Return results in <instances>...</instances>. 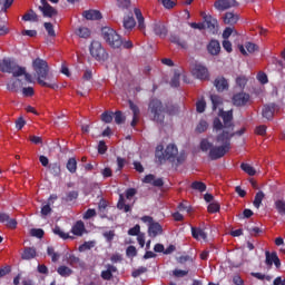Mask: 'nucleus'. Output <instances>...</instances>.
<instances>
[{"instance_id":"obj_1","label":"nucleus","mask_w":285,"mask_h":285,"mask_svg":"<svg viewBox=\"0 0 285 285\" xmlns=\"http://www.w3.org/2000/svg\"><path fill=\"white\" fill-rule=\"evenodd\" d=\"M219 117L223 118L224 124L219 118L214 119V131L217 132L216 145H213V138H204L200 141V150L208 153L210 159H220L228 150H230V139H233V110L224 111L219 109Z\"/></svg>"},{"instance_id":"obj_2","label":"nucleus","mask_w":285,"mask_h":285,"mask_svg":"<svg viewBox=\"0 0 285 285\" xmlns=\"http://www.w3.org/2000/svg\"><path fill=\"white\" fill-rule=\"evenodd\" d=\"M32 68L36 72L37 81L40 86H43L45 88H51L52 90H57V88H59V85H57V79L48 75L50 68L48 67V62L46 60L36 58L32 61Z\"/></svg>"},{"instance_id":"obj_3","label":"nucleus","mask_w":285,"mask_h":285,"mask_svg":"<svg viewBox=\"0 0 285 285\" xmlns=\"http://www.w3.org/2000/svg\"><path fill=\"white\" fill-rule=\"evenodd\" d=\"M148 115L151 121L156 124H164L166 117V107L159 99H153L148 106Z\"/></svg>"},{"instance_id":"obj_4","label":"nucleus","mask_w":285,"mask_h":285,"mask_svg":"<svg viewBox=\"0 0 285 285\" xmlns=\"http://www.w3.org/2000/svg\"><path fill=\"white\" fill-rule=\"evenodd\" d=\"M102 39L110 46V48L117 49L121 48V43H124V40L121 39V36L115 31V29L110 27H104L101 29Z\"/></svg>"},{"instance_id":"obj_5","label":"nucleus","mask_w":285,"mask_h":285,"mask_svg":"<svg viewBox=\"0 0 285 285\" xmlns=\"http://www.w3.org/2000/svg\"><path fill=\"white\" fill-rule=\"evenodd\" d=\"M135 195H137V190L134 188L127 189L126 198L124 195H120L117 205L119 210H124V213H130L132 204H135V202H132V197H135Z\"/></svg>"},{"instance_id":"obj_6","label":"nucleus","mask_w":285,"mask_h":285,"mask_svg":"<svg viewBox=\"0 0 285 285\" xmlns=\"http://www.w3.org/2000/svg\"><path fill=\"white\" fill-rule=\"evenodd\" d=\"M161 150H164V147L161 146H158L156 148V157L159 159L160 163L165 161V159H169L170 161H173L179 153L177 146L173 144L168 145L164 153Z\"/></svg>"},{"instance_id":"obj_7","label":"nucleus","mask_w":285,"mask_h":285,"mask_svg":"<svg viewBox=\"0 0 285 285\" xmlns=\"http://www.w3.org/2000/svg\"><path fill=\"white\" fill-rule=\"evenodd\" d=\"M90 55L94 59H97V61H106V59H108V53H106V49L101 47V42L99 41L91 42Z\"/></svg>"},{"instance_id":"obj_8","label":"nucleus","mask_w":285,"mask_h":285,"mask_svg":"<svg viewBox=\"0 0 285 285\" xmlns=\"http://www.w3.org/2000/svg\"><path fill=\"white\" fill-rule=\"evenodd\" d=\"M204 22L203 24L209 32L215 35L217 32V28H219V23L217 22V19L213 18L210 14L203 13Z\"/></svg>"},{"instance_id":"obj_9","label":"nucleus","mask_w":285,"mask_h":285,"mask_svg":"<svg viewBox=\"0 0 285 285\" xmlns=\"http://www.w3.org/2000/svg\"><path fill=\"white\" fill-rule=\"evenodd\" d=\"M41 6H39L40 12L43 17L52 18L57 14V9L48 3V0H40Z\"/></svg>"},{"instance_id":"obj_10","label":"nucleus","mask_w":285,"mask_h":285,"mask_svg":"<svg viewBox=\"0 0 285 285\" xmlns=\"http://www.w3.org/2000/svg\"><path fill=\"white\" fill-rule=\"evenodd\" d=\"M191 73L196 77V79H208V69L203 65H195L191 69Z\"/></svg>"},{"instance_id":"obj_11","label":"nucleus","mask_w":285,"mask_h":285,"mask_svg":"<svg viewBox=\"0 0 285 285\" xmlns=\"http://www.w3.org/2000/svg\"><path fill=\"white\" fill-rule=\"evenodd\" d=\"M237 6V1L235 0H217L214 3V8L216 10H219L220 12H224V10H228L229 8H235Z\"/></svg>"},{"instance_id":"obj_12","label":"nucleus","mask_w":285,"mask_h":285,"mask_svg":"<svg viewBox=\"0 0 285 285\" xmlns=\"http://www.w3.org/2000/svg\"><path fill=\"white\" fill-rule=\"evenodd\" d=\"M250 101V95L242 91L233 97L234 106H246Z\"/></svg>"},{"instance_id":"obj_13","label":"nucleus","mask_w":285,"mask_h":285,"mask_svg":"<svg viewBox=\"0 0 285 285\" xmlns=\"http://www.w3.org/2000/svg\"><path fill=\"white\" fill-rule=\"evenodd\" d=\"M240 52L246 57L248 55H253V52H257L259 50V47L253 42H246L245 45L239 46Z\"/></svg>"},{"instance_id":"obj_14","label":"nucleus","mask_w":285,"mask_h":285,"mask_svg":"<svg viewBox=\"0 0 285 285\" xmlns=\"http://www.w3.org/2000/svg\"><path fill=\"white\" fill-rule=\"evenodd\" d=\"M151 28L155 35H157L158 37H166V35H168V29L166 28V24H164V22L156 21L151 24Z\"/></svg>"},{"instance_id":"obj_15","label":"nucleus","mask_w":285,"mask_h":285,"mask_svg":"<svg viewBox=\"0 0 285 285\" xmlns=\"http://www.w3.org/2000/svg\"><path fill=\"white\" fill-rule=\"evenodd\" d=\"M191 235L194 239H197V242H206L208 238V234H206V232L199 227H191Z\"/></svg>"},{"instance_id":"obj_16","label":"nucleus","mask_w":285,"mask_h":285,"mask_svg":"<svg viewBox=\"0 0 285 285\" xmlns=\"http://www.w3.org/2000/svg\"><path fill=\"white\" fill-rule=\"evenodd\" d=\"M82 17H85V19H87L88 21H99V19H101V12L99 10H87L83 11Z\"/></svg>"},{"instance_id":"obj_17","label":"nucleus","mask_w":285,"mask_h":285,"mask_svg":"<svg viewBox=\"0 0 285 285\" xmlns=\"http://www.w3.org/2000/svg\"><path fill=\"white\" fill-rule=\"evenodd\" d=\"M22 87H23V82H21L19 78H12L7 83V89L10 90L11 92H18V90H21Z\"/></svg>"},{"instance_id":"obj_18","label":"nucleus","mask_w":285,"mask_h":285,"mask_svg":"<svg viewBox=\"0 0 285 285\" xmlns=\"http://www.w3.org/2000/svg\"><path fill=\"white\" fill-rule=\"evenodd\" d=\"M239 21V14L235 12H226L224 17V23L227 26H235Z\"/></svg>"},{"instance_id":"obj_19","label":"nucleus","mask_w":285,"mask_h":285,"mask_svg":"<svg viewBox=\"0 0 285 285\" xmlns=\"http://www.w3.org/2000/svg\"><path fill=\"white\" fill-rule=\"evenodd\" d=\"M181 78H183V81H185V83H190V81L186 77V73H181L179 71H176L173 79H171V82H170L173 88H177V86H179V79H181Z\"/></svg>"},{"instance_id":"obj_20","label":"nucleus","mask_w":285,"mask_h":285,"mask_svg":"<svg viewBox=\"0 0 285 285\" xmlns=\"http://www.w3.org/2000/svg\"><path fill=\"white\" fill-rule=\"evenodd\" d=\"M214 86L218 92H224V90H228V80L225 78H216Z\"/></svg>"},{"instance_id":"obj_21","label":"nucleus","mask_w":285,"mask_h":285,"mask_svg":"<svg viewBox=\"0 0 285 285\" xmlns=\"http://www.w3.org/2000/svg\"><path fill=\"white\" fill-rule=\"evenodd\" d=\"M163 228L159 223L150 224L148 227L149 237H157V235H161Z\"/></svg>"},{"instance_id":"obj_22","label":"nucleus","mask_w":285,"mask_h":285,"mask_svg":"<svg viewBox=\"0 0 285 285\" xmlns=\"http://www.w3.org/2000/svg\"><path fill=\"white\" fill-rule=\"evenodd\" d=\"M145 184H150L151 186L161 187L164 186V180L161 178H155L153 175H147L144 180Z\"/></svg>"},{"instance_id":"obj_23","label":"nucleus","mask_w":285,"mask_h":285,"mask_svg":"<svg viewBox=\"0 0 285 285\" xmlns=\"http://www.w3.org/2000/svg\"><path fill=\"white\" fill-rule=\"evenodd\" d=\"M207 50L209 55H219L222 50V46L219 45V41L217 40H212L209 45L207 46Z\"/></svg>"},{"instance_id":"obj_24","label":"nucleus","mask_w":285,"mask_h":285,"mask_svg":"<svg viewBox=\"0 0 285 285\" xmlns=\"http://www.w3.org/2000/svg\"><path fill=\"white\" fill-rule=\"evenodd\" d=\"M71 233L73 235H77L78 237H81V235H83V233H86V226L83 225V222H81V220L77 222L72 226Z\"/></svg>"},{"instance_id":"obj_25","label":"nucleus","mask_w":285,"mask_h":285,"mask_svg":"<svg viewBox=\"0 0 285 285\" xmlns=\"http://www.w3.org/2000/svg\"><path fill=\"white\" fill-rule=\"evenodd\" d=\"M13 65H14V61L10 59L0 60V71L10 73Z\"/></svg>"},{"instance_id":"obj_26","label":"nucleus","mask_w":285,"mask_h":285,"mask_svg":"<svg viewBox=\"0 0 285 285\" xmlns=\"http://www.w3.org/2000/svg\"><path fill=\"white\" fill-rule=\"evenodd\" d=\"M129 107L134 115L131 126L135 127V126H137V121H139V112H140L139 107H137V105H135L132 101H129Z\"/></svg>"},{"instance_id":"obj_27","label":"nucleus","mask_w":285,"mask_h":285,"mask_svg":"<svg viewBox=\"0 0 285 285\" xmlns=\"http://www.w3.org/2000/svg\"><path fill=\"white\" fill-rule=\"evenodd\" d=\"M107 271L101 272L102 279H112V273H117V267L115 265H106Z\"/></svg>"},{"instance_id":"obj_28","label":"nucleus","mask_w":285,"mask_h":285,"mask_svg":"<svg viewBox=\"0 0 285 285\" xmlns=\"http://www.w3.org/2000/svg\"><path fill=\"white\" fill-rule=\"evenodd\" d=\"M22 259H35V257H37V249H35V247H27L24 248L22 255H21Z\"/></svg>"},{"instance_id":"obj_29","label":"nucleus","mask_w":285,"mask_h":285,"mask_svg":"<svg viewBox=\"0 0 285 285\" xmlns=\"http://www.w3.org/2000/svg\"><path fill=\"white\" fill-rule=\"evenodd\" d=\"M122 23L125 30H132V28L137 26V22L135 21V18L132 16H125Z\"/></svg>"},{"instance_id":"obj_30","label":"nucleus","mask_w":285,"mask_h":285,"mask_svg":"<svg viewBox=\"0 0 285 285\" xmlns=\"http://www.w3.org/2000/svg\"><path fill=\"white\" fill-rule=\"evenodd\" d=\"M9 73H11L13 78L22 77V75H26V68L19 67L17 63L13 62L11 71Z\"/></svg>"},{"instance_id":"obj_31","label":"nucleus","mask_w":285,"mask_h":285,"mask_svg":"<svg viewBox=\"0 0 285 285\" xmlns=\"http://www.w3.org/2000/svg\"><path fill=\"white\" fill-rule=\"evenodd\" d=\"M136 19L138 21V28L139 30H146V22L144 21V16L141 14V10L134 9Z\"/></svg>"},{"instance_id":"obj_32","label":"nucleus","mask_w":285,"mask_h":285,"mask_svg":"<svg viewBox=\"0 0 285 285\" xmlns=\"http://www.w3.org/2000/svg\"><path fill=\"white\" fill-rule=\"evenodd\" d=\"M273 112H275V105H266L263 108L264 119H273Z\"/></svg>"},{"instance_id":"obj_33","label":"nucleus","mask_w":285,"mask_h":285,"mask_svg":"<svg viewBox=\"0 0 285 285\" xmlns=\"http://www.w3.org/2000/svg\"><path fill=\"white\" fill-rule=\"evenodd\" d=\"M23 21H31L32 23H37L39 21V16L33 10H29L24 16L22 17Z\"/></svg>"},{"instance_id":"obj_34","label":"nucleus","mask_w":285,"mask_h":285,"mask_svg":"<svg viewBox=\"0 0 285 285\" xmlns=\"http://www.w3.org/2000/svg\"><path fill=\"white\" fill-rule=\"evenodd\" d=\"M274 208L277 210L278 215H285V200L276 199L274 202Z\"/></svg>"},{"instance_id":"obj_35","label":"nucleus","mask_w":285,"mask_h":285,"mask_svg":"<svg viewBox=\"0 0 285 285\" xmlns=\"http://www.w3.org/2000/svg\"><path fill=\"white\" fill-rule=\"evenodd\" d=\"M242 170L249 175L250 177L257 175V170H255V167L250 166L249 164L243 163L240 165Z\"/></svg>"},{"instance_id":"obj_36","label":"nucleus","mask_w":285,"mask_h":285,"mask_svg":"<svg viewBox=\"0 0 285 285\" xmlns=\"http://www.w3.org/2000/svg\"><path fill=\"white\" fill-rule=\"evenodd\" d=\"M265 257H266L265 258V264H266V266H268V268H271V266H273V264H274V262L277 257V254L276 253L269 254V252H266Z\"/></svg>"},{"instance_id":"obj_37","label":"nucleus","mask_w":285,"mask_h":285,"mask_svg":"<svg viewBox=\"0 0 285 285\" xmlns=\"http://www.w3.org/2000/svg\"><path fill=\"white\" fill-rule=\"evenodd\" d=\"M210 100L213 104V110H217V108H220V106L223 104L222 97H219L217 95H212Z\"/></svg>"},{"instance_id":"obj_38","label":"nucleus","mask_w":285,"mask_h":285,"mask_svg":"<svg viewBox=\"0 0 285 285\" xmlns=\"http://www.w3.org/2000/svg\"><path fill=\"white\" fill-rule=\"evenodd\" d=\"M67 170H69V173H77V159L75 158H69L67 161Z\"/></svg>"},{"instance_id":"obj_39","label":"nucleus","mask_w":285,"mask_h":285,"mask_svg":"<svg viewBox=\"0 0 285 285\" xmlns=\"http://www.w3.org/2000/svg\"><path fill=\"white\" fill-rule=\"evenodd\" d=\"M195 130L198 134L206 132L208 130V122L206 120H199Z\"/></svg>"},{"instance_id":"obj_40","label":"nucleus","mask_w":285,"mask_h":285,"mask_svg":"<svg viewBox=\"0 0 285 285\" xmlns=\"http://www.w3.org/2000/svg\"><path fill=\"white\" fill-rule=\"evenodd\" d=\"M58 274H60L61 277H70V275H72V269L68 266H60L58 268Z\"/></svg>"},{"instance_id":"obj_41","label":"nucleus","mask_w":285,"mask_h":285,"mask_svg":"<svg viewBox=\"0 0 285 285\" xmlns=\"http://www.w3.org/2000/svg\"><path fill=\"white\" fill-rule=\"evenodd\" d=\"M264 191H258L255 196L254 203L253 205L255 206V208H259V206H262V202L264 200Z\"/></svg>"},{"instance_id":"obj_42","label":"nucleus","mask_w":285,"mask_h":285,"mask_svg":"<svg viewBox=\"0 0 285 285\" xmlns=\"http://www.w3.org/2000/svg\"><path fill=\"white\" fill-rule=\"evenodd\" d=\"M77 35L82 39H88V37H90V29L86 27H81L77 30Z\"/></svg>"},{"instance_id":"obj_43","label":"nucleus","mask_w":285,"mask_h":285,"mask_svg":"<svg viewBox=\"0 0 285 285\" xmlns=\"http://www.w3.org/2000/svg\"><path fill=\"white\" fill-rule=\"evenodd\" d=\"M171 43H177V46H180V48H187V43L181 40L178 36H170Z\"/></svg>"},{"instance_id":"obj_44","label":"nucleus","mask_w":285,"mask_h":285,"mask_svg":"<svg viewBox=\"0 0 285 285\" xmlns=\"http://www.w3.org/2000/svg\"><path fill=\"white\" fill-rule=\"evenodd\" d=\"M191 188L194 190H198L199 193H204L206 190V184H204L202 181H194L191 184Z\"/></svg>"},{"instance_id":"obj_45","label":"nucleus","mask_w":285,"mask_h":285,"mask_svg":"<svg viewBox=\"0 0 285 285\" xmlns=\"http://www.w3.org/2000/svg\"><path fill=\"white\" fill-rule=\"evenodd\" d=\"M90 248H95V242H86L79 246L80 253H85V250H90Z\"/></svg>"},{"instance_id":"obj_46","label":"nucleus","mask_w":285,"mask_h":285,"mask_svg":"<svg viewBox=\"0 0 285 285\" xmlns=\"http://www.w3.org/2000/svg\"><path fill=\"white\" fill-rule=\"evenodd\" d=\"M50 173L55 175V177H59V175H61V166H59V164H52L50 166Z\"/></svg>"},{"instance_id":"obj_47","label":"nucleus","mask_w":285,"mask_h":285,"mask_svg":"<svg viewBox=\"0 0 285 285\" xmlns=\"http://www.w3.org/2000/svg\"><path fill=\"white\" fill-rule=\"evenodd\" d=\"M53 234L59 235L61 239H70V235L62 232L59 227L53 228Z\"/></svg>"},{"instance_id":"obj_48","label":"nucleus","mask_w":285,"mask_h":285,"mask_svg":"<svg viewBox=\"0 0 285 285\" xmlns=\"http://www.w3.org/2000/svg\"><path fill=\"white\" fill-rule=\"evenodd\" d=\"M112 112L110 111H105L102 115H101V121H104L105 124H110L112 121Z\"/></svg>"},{"instance_id":"obj_49","label":"nucleus","mask_w":285,"mask_h":285,"mask_svg":"<svg viewBox=\"0 0 285 285\" xmlns=\"http://www.w3.org/2000/svg\"><path fill=\"white\" fill-rule=\"evenodd\" d=\"M114 115L116 124H124L126 121V117L124 116V114H121V111H116Z\"/></svg>"},{"instance_id":"obj_50","label":"nucleus","mask_w":285,"mask_h":285,"mask_svg":"<svg viewBox=\"0 0 285 285\" xmlns=\"http://www.w3.org/2000/svg\"><path fill=\"white\" fill-rule=\"evenodd\" d=\"M47 253L51 257L52 262L59 261V254L55 253V248L48 247Z\"/></svg>"},{"instance_id":"obj_51","label":"nucleus","mask_w":285,"mask_h":285,"mask_svg":"<svg viewBox=\"0 0 285 285\" xmlns=\"http://www.w3.org/2000/svg\"><path fill=\"white\" fill-rule=\"evenodd\" d=\"M173 275H174V277H186V275H188V271L187 269H174Z\"/></svg>"},{"instance_id":"obj_52","label":"nucleus","mask_w":285,"mask_h":285,"mask_svg":"<svg viewBox=\"0 0 285 285\" xmlns=\"http://www.w3.org/2000/svg\"><path fill=\"white\" fill-rule=\"evenodd\" d=\"M45 29L47 30L49 37H55V27L50 22L45 23Z\"/></svg>"},{"instance_id":"obj_53","label":"nucleus","mask_w":285,"mask_h":285,"mask_svg":"<svg viewBox=\"0 0 285 285\" xmlns=\"http://www.w3.org/2000/svg\"><path fill=\"white\" fill-rule=\"evenodd\" d=\"M208 213H219V203H210L208 205Z\"/></svg>"},{"instance_id":"obj_54","label":"nucleus","mask_w":285,"mask_h":285,"mask_svg":"<svg viewBox=\"0 0 285 285\" xmlns=\"http://www.w3.org/2000/svg\"><path fill=\"white\" fill-rule=\"evenodd\" d=\"M13 0H0V6H2V12H6L10 6H12Z\"/></svg>"},{"instance_id":"obj_55","label":"nucleus","mask_w":285,"mask_h":285,"mask_svg":"<svg viewBox=\"0 0 285 285\" xmlns=\"http://www.w3.org/2000/svg\"><path fill=\"white\" fill-rule=\"evenodd\" d=\"M30 235L32 237H38V239H41V237H43V229H31Z\"/></svg>"},{"instance_id":"obj_56","label":"nucleus","mask_w":285,"mask_h":285,"mask_svg":"<svg viewBox=\"0 0 285 285\" xmlns=\"http://www.w3.org/2000/svg\"><path fill=\"white\" fill-rule=\"evenodd\" d=\"M117 6L118 8H122V10L130 8V0H117Z\"/></svg>"},{"instance_id":"obj_57","label":"nucleus","mask_w":285,"mask_h":285,"mask_svg":"<svg viewBox=\"0 0 285 285\" xmlns=\"http://www.w3.org/2000/svg\"><path fill=\"white\" fill-rule=\"evenodd\" d=\"M196 110H197V112H204V110H206V101L199 100L196 104Z\"/></svg>"},{"instance_id":"obj_58","label":"nucleus","mask_w":285,"mask_h":285,"mask_svg":"<svg viewBox=\"0 0 285 285\" xmlns=\"http://www.w3.org/2000/svg\"><path fill=\"white\" fill-rule=\"evenodd\" d=\"M127 257H136L137 256V248L135 246H129L127 248Z\"/></svg>"},{"instance_id":"obj_59","label":"nucleus","mask_w":285,"mask_h":285,"mask_svg":"<svg viewBox=\"0 0 285 285\" xmlns=\"http://www.w3.org/2000/svg\"><path fill=\"white\" fill-rule=\"evenodd\" d=\"M24 97H32L35 95V89L32 87H27L22 89Z\"/></svg>"},{"instance_id":"obj_60","label":"nucleus","mask_w":285,"mask_h":285,"mask_svg":"<svg viewBox=\"0 0 285 285\" xmlns=\"http://www.w3.org/2000/svg\"><path fill=\"white\" fill-rule=\"evenodd\" d=\"M52 213V208H50V204L42 206L41 208V215L46 217L47 215H50Z\"/></svg>"},{"instance_id":"obj_61","label":"nucleus","mask_w":285,"mask_h":285,"mask_svg":"<svg viewBox=\"0 0 285 285\" xmlns=\"http://www.w3.org/2000/svg\"><path fill=\"white\" fill-rule=\"evenodd\" d=\"M100 173L105 179L108 177H112V169H110L109 167L104 168Z\"/></svg>"},{"instance_id":"obj_62","label":"nucleus","mask_w":285,"mask_h":285,"mask_svg":"<svg viewBox=\"0 0 285 285\" xmlns=\"http://www.w3.org/2000/svg\"><path fill=\"white\" fill-rule=\"evenodd\" d=\"M257 79L261 83H268V76H266L264 72H259L257 75Z\"/></svg>"},{"instance_id":"obj_63","label":"nucleus","mask_w":285,"mask_h":285,"mask_svg":"<svg viewBox=\"0 0 285 285\" xmlns=\"http://www.w3.org/2000/svg\"><path fill=\"white\" fill-rule=\"evenodd\" d=\"M23 126H26V120L20 117L16 120V128L17 130H21V128H23Z\"/></svg>"},{"instance_id":"obj_64","label":"nucleus","mask_w":285,"mask_h":285,"mask_svg":"<svg viewBox=\"0 0 285 285\" xmlns=\"http://www.w3.org/2000/svg\"><path fill=\"white\" fill-rule=\"evenodd\" d=\"M139 230H141V227L139 225H136L135 227L128 230V235H131V236L139 235Z\"/></svg>"}]
</instances>
